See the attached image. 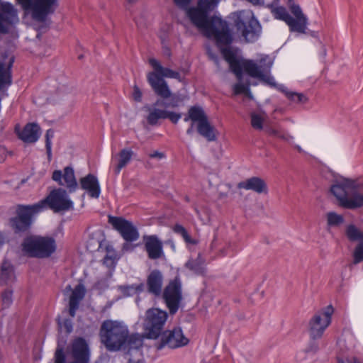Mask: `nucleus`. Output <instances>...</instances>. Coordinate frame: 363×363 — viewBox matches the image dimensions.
Returning a JSON list of instances; mask_svg holds the SVG:
<instances>
[{
	"mask_svg": "<svg viewBox=\"0 0 363 363\" xmlns=\"http://www.w3.org/2000/svg\"><path fill=\"white\" fill-rule=\"evenodd\" d=\"M333 312L332 306H328L324 311H320L314 314L308 323V331L312 339L320 338L325 329L331 323V315Z\"/></svg>",
	"mask_w": 363,
	"mask_h": 363,
	"instance_id": "4468645a",
	"label": "nucleus"
},
{
	"mask_svg": "<svg viewBox=\"0 0 363 363\" xmlns=\"http://www.w3.org/2000/svg\"><path fill=\"white\" fill-rule=\"evenodd\" d=\"M162 298L171 314H175L182 301V282L178 277L171 280L162 292Z\"/></svg>",
	"mask_w": 363,
	"mask_h": 363,
	"instance_id": "ddd939ff",
	"label": "nucleus"
},
{
	"mask_svg": "<svg viewBox=\"0 0 363 363\" xmlns=\"http://www.w3.org/2000/svg\"><path fill=\"white\" fill-rule=\"evenodd\" d=\"M6 241V238L3 233L0 232V247L2 246Z\"/></svg>",
	"mask_w": 363,
	"mask_h": 363,
	"instance_id": "864d4df0",
	"label": "nucleus"
},
{
	"mask_svg": "<svg viewBox=\"0 0 363 363\" xmlns=\"http://www.w3.org/2000/svg\"><path fill=\"white\" fill-rule=\"evenodd\" d=\"M264 131L270 135L278 137L286 141L291 138V136L286 135L284 133H281L279 130L275 129L271 126H265Z\"/></svg>",
	"mask_w": 363,
	"mask_h": 363,
	"instance_id": "58836bf2",
	"label": "nucleus"
},
{
	"mask_svg": "<svg viewBox=\"0 0 363 363\" xmlns=\"http://www.w3.org/2000/svg\"><path fill=\"white\" fill-rule=\"evenodd\" d=\"M108 223L127 242H133L139 238V233L135 226L122 217L108 216Z\"/></svg>",
	"mask_w": 363,
	"mask_h": 363,
	"instance_id": "dca6fc26",
	"label": "nucleus"
},
{
	"mask_svg": "<svg viewBox=\"0 0 363 363\" xmlns=\"http://www.w3.org/2000/svg\"><path fill=\"white\" fill-rule=\"evenodd\" d=\"M13 291L10 289L5 290L1 294L2 303L4 308H8L13 302Z\"/></svg>",
	"mask_w": 363,
	"mask_h": 363,
	"instance_id": "37998d69",
	"label": "nucleus"
},
{
	"mask_svg": "<svg viewBox=\"0 0 363 363\" xmlns=\"http://www.w3.org/2000/svg\"><path fill=\"white\" fill-rule=\"evenodd\" d=\"M353 264H357L363 261V242H359L353 252Z\"/></svg>",
	"mask_w": 363,
	"mask_h": 363,
	"instance_id": "4c0bfd02",
	"label": "nucleus"
},
{
	"mask_svg": "<svg viewBox=\"0 0 363 363\" xmlns=\"http://www.w3.org/2000/svg\"><path fill=\"white\" fill-rule=\"evenodd\" d=\"M18 21L17 11L9 3H3L0 10V33H9L10 27Z\"/></svg>",
	"mask_w": 363,
	"mask_h": 363,
	"instance_id": "6ab92c4d",
	"label": "nucleus"
},
{
	"mask_svg": "<svg viewBox=\"0 0 363 363\" xmlns=\"http://www.w3.org/2000/svg\"><path fill=\"white\" fill-rule=\"evenodd\" d=\"M326 218L328 226H338L344 222L343 216L335 212H328Z\"/></svg>",
	"mask_w": 363,
	"mask_h": 363,
	"instance_id": "f704fd0d",
	"label": "nucleus"
},
{
	"mask_svg": "<svg viewBox=\"0 0 363 363\" xmlns=\"http://www.w3.org/2000/svg\"><path fill=\"white\" fill-rule=\"evenodd\" d=\"M13 62L14 57H11L7 62H0V90L12 83L11 69Z\"/></svg>",
	"mask_w": 363,
	"mask_h": 363,
	"instance_id": "cd10ccee",
	"label": "nucleus"
},
{
	"mask_svg": "<svg viewBox=\"0 0 363 363\" xmlns=\"http://www.w3.org/2000/svg\"><path fill=\"white\" fill-rule=\"evenodd\" d=\"M52 179L57 182L59 185L66 186L69 192L74 191L78 186L74 169L70 167H66L63 173L60 170L54 171Z\"/></svg>",
	"mask_w": 363,
	"mask_h": 363,
	"instance_id": "412c9836",
	"label": "nucleus"
},
{
	"mask_svg": "<svg viewBox=\"0 0 363 363\" xmlns=\"http://www.w3.org/2000/svg\"><path fill=\"white\" fill-rule=\"evenodd\" d=\"M79 182L82 189L86 191L91 197L95 199L99 197L101 189L96 176L89 174L86 177L81 178Z\"/></svg>",
	"mask_w": 363,
	"mask_h": 363,
	"instance_id": "b1692460",
	"label": "nucleus"
},
{
	"mask_svg": "<svg viewBox=\"0 0 363 363\" xmlns=\"http://www.w3.org/2000/svg\"><path fill=\"white\" fill-rule=\"evenodd\" d=\"M220 0H199L196 7L187 10V16L192 23L207 38H214L218 45H227L232 43L233 37L226 21L208 14L213 10Z\"/></svg>",
	"mask_w": 363,
	"mask_h": 363,
	"instance_id": "f257e3e1",
	"label": "nucleus"
},
{
	"mask_svg": "<svg viewBox=\"0 0 363 363\" xmlns=\"http://www.w3.org/2000/svg\"><path fill=\"white\" fill-rule=\"evenodd\" d=\"M157 106L155 104L153 106L150 105L143 106V109L148 112L146 119L148 124L151 125H156L160 119H165V109H160L157 108Z\"/></svg>",
	"mask_w": 363,
	"mask_h": 363,
	"instance_id": "c756f323",
	"label": "nucleus"
},
{
	"mask_svg": "<svg viewBox=\"0 0 363 363\" xmlns=\"http://www.w3.org/2000/svg\"><path fill=\"white\" fill-rule=\"evenodd\" d=\"M221 53L224 57V59L228 63L232 62L233 60L237 59L235 53L228 48H222L220 49Z\"/></svg>",
	"mask_w": 363,
	"mask_h": 363,
	"instance_id": "c03bdc74",
	"label": "nucleus"
},
{
	"mask_svg": "<svg viewBox=\"0 0 363 363\" xmlns=\"http://www.w3.org/2000/svg\"><path fill=\"white\" fill-rule=\"evenodd\" d=\"M99 337L109 352H116L125 347L128 338V327L121 321L106 320L101 325Z\"/></svg>",
	"mask_w": 363,
	"mask_h": 363,
	"instance_id": "7ed1b4c3",
	"label": "nucleus"
},
{
	"mask_svg": "<svg viewBox=\"0 0 363 363\" xmlns=\"http://www.w3.org/2000/svg\"><path fill=\"white\" fill-rule=\"evenodd\" d=\"M61 327H63L65 330V331L67 333H70L72 331V322L70 320H65V321L62 323V325Z\"/></svg>",
	"mask_w": 363,
	"mask_h": 363,
	"instance_id": "8fccbe9b",
	"label": "nucleus"
},
{
	"mask_svg": "<svg viewBox=\"0 0 363 363\" xmlns=\"http://www.w3.org/2000/svg\"><path fill=\"white\" fill-rule=\"evenodd\" d=\"M39 203H43V209L48 204L54 212L65 211L73 208V203L66 191L60 188L52 191L46 199Z\"/></svg>",
	"mask_w": 363,
	"mask_h": 363,
	"instance_id": "2eb2a0df",
	"label": "nucleus"
},
{
	"mask_svg": "<svg viewBox=\"0 0 363 363\" xmlns=\"http://www.w3.org/2000/svg\"><path fill=\"white\" fill-rule=\"evenodd\" d=\"M173 1L179 8L187 11L189 9L188 6L191 0H173Z\"/></svg>",
	"mask_w": 363,
	"mask_h": 363,
	"instance_id": "49530a36",
	"label": "nucleus"
},
{
	"mask_svg": "<svg viewBox=\"0 0 363 363\" xmlns=\"http://www.w3.org/2000/svg\"><path fill=\"white\" fill-rule=\"evenodd\" d=\"M265 6L270 10L276 19L284 21L291 32L306 33L308 19L298 4L289 5V9L295 18L288 13L285 7L280 5V0H273Z\"/></svg>",
	"mask_w": 363,
	"mask_h": 363,
	"instance_id": "39448f33",
	"label": "nucleus"
},
{
	"mask_svg": "<svg viewBox=\"0 0 363 363\" xmlns=\"http://www.w3.org/2000/svg\"><path fill=\"white\" fill-rule=\"evenodd\" d=\"M5 153V150L4 148H0V162H1L4 160L3 155Z\"/></svg>",
	"mask_w": 363,
	"mask_h": 363,
	"instance_id": "4d7b16f0",
	"label": "nucleus"
},
{
	"mask_svg": "<svg viewBox=\"0 0 363 363\" xmlns=\"http://www.w3.org/2000/svg\"><path fill=\"white\" fill-rule=\"evenodd\" d=\"M133 97L135 101L140 102L142 100V92L136 85L133 87Z\"/></svg>",
	"mask_w": 363,
	"mask_h": 363,
	"instance_id": "de8ad7c7",
	"label": "nucleus"
},
{
	"mask_svg": "<svg viewBox=\"0 0 363 363\" xmlns=\"http://www.w3.org/2000/svg\"><path fill=\"white\" fill-rule=\"evenodd\" d=\"M208 55L210 59L214 62V63L217 65L218 67H219V59L218 56L211 51L208 52Z\"/></svg>",
	"mask_w": 363,
	"mask_h": 363,
	"instance_id": "603ef678",
	"label": "nucleus"
},
{
	"mask_svg": "<svg viewBox=\"0 0 363 363\" xmlns=\"http://www.w3.org/2000/svg\"><path fill=\"white\" fill-rule=\"evenodd\" d=\"M136 353L140 356V353L138 351H136Z\"/></svg>",
	"mask_w": 363,
	"mask_h": 363,
	"instance_id": "69168bd1",
	"label": "nucleus"
},
{
	"mask_svg": "<svg viewBox=\"0 0 363 363\" xmlns=\"http://www.w3.org/2000/svg\"><path fill=\"white\" fill-rule=\"evenodd\" d=\"M191 120V123H197L198 133L208 141H215L217 139V130L208 121L204 111L199 106H192L189 109L188 116L184 121Z\"/></svg>",
	"mask_w": 363,
	"mask_h": 363,
	"instance_id": "9b49d317",
	"label": "nucleus"
},
{
	"mask_svg": "<svg viewBox=\"0 0 363 363\" xmlns=\"http://www.w3.org/2000/svg\"><path fill=\"white\" fill-rule=\"evenodd\" d=\"M167 55H168L169 56L170 55V51H169V50H168V53H167Z\"/></svg>",
	"mask_w": 363,
	"mask_h": 363,
	"instance_id": "0e129e2a",
	"label": "nucleus"
},
{
	"mask_svg": "<svg viewBox=\"0 0 363 363\" xmlns=\"http://www.w3.org/2000/svg\"><path fill=\"white\" fill-rule=\"evenodd\" d=\"M295 147L299 152H303L302 148L299 145H296Z\"/></svg>",
	"mask_w": 363,
	"mask_h": 363,
	"instance_id": "052dcab7",
	"label": "nucleus"
},
{
	"mask_svg": "<svg viewBox=\"0 0 363 363\" xmlns=\"http://www.w3.org/2000/svg\"><path fill=\"white\" fill-rule=\"evenodd\" d=\"M181 117V113L171 112L165 110V119H169L173 123H177Z\"/></svg>",
	"mask_w": 363,
	"mask_h": 363,
	"instance_id": "a18cd8bd",
	"label": "nucleus"
},
{
	"mask_svg": "<svg viewBox=\"0 0 363 363\" xmlns=\"http://www.w3.org/2000/svg\"><path fill=\"white\" fill-rule=\"evenodd\" d=\"M133 152L130 149H123L118 153V163L115 167V173L119 174L121 170L124 168L131 160Z\"/></svg>",
	"mask_w": 363,
	"mask_h": 363,
	"instance_id": "7c9ffc66",
	"label": "nucleus"
},
{
	"mask_svg": "<svg viewBox=\"0 0 363 363\" xmlns=\"http://www.w3.org/2000/svg\"><path fill=\"white\" fill-rule=\"evenodd\" d=\"M339 363H344L343 361H339ZM353 363H363L361 361L357 359H354V361H353Z\"/></svg>",
	"mask_w": 363,
	"mask_h": 363,
	"instance_id": "bf43d9fd",
	"label": "nucleus"
},
{
	"mask_svg": "<svg viewBox=\"0 0 363 363\" xmlns=\"http://www.w3.org/2000/svg\"><path fill=\"white\" fill-rule=\"evenodd\" d=\"M69 293V313L72 317H74L79 303L85 296L86 289L82 284H79L74 289H72L70 285H68L65 289L64 294L67 295Z\"/></svg>",
	"mask_w": 363,
	"mask_h": 363,
	"instance_id": "aec40b11",
	"label": "nucleus"
},
{
	"mask_svg": "<svg viewBox=\"0 0 363 363\" xmlns=\"http://www.w3.org/2000/svg\"><path fill=\"white\" fill-rule=\"evenodd\" d=\"M238 187L252 190L257 194L267 193V184L262 179L257 177H253L238 183Z\"/></svg>",
	"mask_w": 363,
	"mask_h": 363,
	"instance_id": "a878e982",
	"label": "nucleus"
},
{
	"mask_svg": "<svg viewBox=\"0 0 363 363\" xmlns=\"http://www.w3.org/2000/svg\"><path fill=\"white\" fill-rule=\"evenodd\" d=\"M194 123H191L190 128L186 130V133L189 135H191L194 132Z\"/></svg>",
	"mask_w": 363,
	"mask_h": 363,
	"instance_id": "6e6d98bb",
	"label": "nucleus"
},
{
	"mask_svg": "<svg viewBox=\"0 0 363 363\" xmlns=\"http://www.w3.org/2000/svg\"><path fill=\"white\" fill-rule=\"evenodd\" d=\"M163 276L159 270H153L147 279V291L150 294L159 296L162 294Z\"/></svg>",
	"mask_w": 363,
	"mask_h": 363,
	"instance_id": "393cba45",
	"label": "nucleus"
},
{
	"mask_svg": "<svg viewBox=\"0 0 363 363\" xmlns=\"http://www.w3.org/2000/svg\"><path fill=\"white\" fill-rule=\"evenodd\" d=\"M293 4H295L294 2V0H289V2H288V5H293Z\"/></svg>",
	"mask_w": 363,
	"mask_h": 363,
	"instance_id": "680f3d73",
	"label": "nucleus"
},
{
	"mask_svg": "<svg viewBox=\"0 0 363 363\" xmlns=\"http://www.w3.org/2000/svg\"><path fill=\"white\" fill-rule=\"evenodd\" d=\"M14 131L18 138L26 143H35L40 135V128L35 123H27L22 130L16 125Z\"/></svg>",
	"mask_w": 363,
	"mask_h": 363,
	"instance_id": "4be33fe9",
	"label": "nucleus"
},
{
	"mask_svg": "<svg viewBox=\"0 0 363 363\" xmlns=\"http://www.w3.org/2000/svg\"><path fill=\"white\" fill-rule=\"evenodd\" d=\"M143 240L149 259H158L164 256L163 244L157 236L144 235Z\"/></svg>",
	"mask_w": 363,
	"mask_h": 363,
	"instance_id": "5701e85b",
	"label": "nucleus"
},
{
	"mask_svg": "<svg viewBox=\"0 0 363 363\" xmlns=\"http://www.w3.org/2000/svg\"><path fill=\"white\" fill-rule=\"evenodd\" d=\"M43 210V203L18 205L16 216L10 219V225L15 233H27L31 228L33 216Z\"/></svg>",
	"mask_w": 363,
	"mask_h": 363,
	"instance_id": "6e6552de",
	"label": "nucleus"
},
{
	"mask_svg": "<svg viewBox=\"0 0 363 363\" xmlns=\"http://www.w3.org/2000/svg\"><path fill=\"white\" fill-rule=\"evenodd\" d=\"M147 81L155 93L162 99L155 101V106H161L165 108H175L179 106L185 99L180 94H172L167 82L155 74H148Z\"/></svg>",
	"mask_w": 363,
	"mask_h": 363,
	"instance_id": "423d86ee",
	"label": "nucleus"
},
{
	"mask_svg": "<svg viewBox=\"0 0 363 363\" xmlns=\"http://www.w3.org/2000/svg\"><path fill=\"white\" fill-rule=\"evenodd\" d=\"M16 279L14 267L11 262L4 259L0 267V284L7 285Z\"/></svg>",
	"mask_w": 363,
	"mask_h": 363,
	"instance_id": "c85d7f7f",
	"label": "nucleus"
},
{
	"mask_svg": "<svg viewBox=\"0 0 363 363\" xmlns=\"http://www.w3.org/2000/svg\"><path fill=\"white\" fill-rule=\"evenodd\" d=\"M245 94V96H246L247 97H248L250 99H253V96H252V93H251V91H250V88H248V89L246 90V91L245 92V94Z\"/></svg>",
	"mask_w": 363,
	"mask_h": 363,
	"instance_id": "5fc2aeb1",
	"label": "nucleus"
},
{
	"mask_svg": "<svg viewBox=\"0 0 363 363\" xmlns=\"http://www.w3.org/2000/svg\"><path fill=\"white\" fill-rule=\"evenodd\" d=\"M57 6L58 0H33L31 16L38 22H45L47 16L52 14Z\"/></svg>",
	"mask_w": 363,
	"mask_h": 363,
	"instance_id": "a211bd4d",
	"label": "nucleus"
},
{
	"mask_svg": "<svg viewBox=\"0 0 363 363\" xmlns=\"http://www.w3.org/2000/svg\"><path fill=\"white\" fill-rule=\"evenodd\" d=\"M345 235L351 242L358 241L363 242V230H360L356 225L350 224L346 226Z\"/></svg>",
	"mask_w": 363,
	"mask_h": 363,
	"instance_id": "473e14b6",
	"label": "nucleus"
},
{
	"mask_svg": "<svg viewBox=\"0 0 363 363\" xmlns=\"http://www.w3.org/2000/svg\"><path fill=\"white\" fill-rule=\"evenodd\" d=\"M251 117V125L253 128L256 130H261L264 128L263 123L264 121V117H262L260 114L252 113L250 115Z\"/></svg>",
	"mask_w": 363,
	"mask_h": 363,
	"instance_id": "e433bc0d",
	"label": "nucleus"
},
{
	"mask_svg": "<svg viewBox=\"0 0 363 363\" xmlns=\"http://www.w3.org/2000/svg\"><path fill=\"white\" fill-rule=\"evenodd\" d=\"M55 240L49 236H30L22 243V249L28 256L37 258H48L56 250Z\"/></svg>",
	"mask_w": 363,
	"mask_h": 363,
	"instance_id": "0eeeda50",
	"label": "nucleus"
},
{
	"mask_svg": "<svg viewBox=\"0 0 363 363\" xmlns=\"http://www.w3.org/2000/svg\"><path fill=\"white\" fill-rule=\"evenodd\" d=\"M18 2L23 6L26 10H30L33 0H17Z\"/></svg>",
	"mask_w": 363,
	"mask_h": 363,
	"instance_id": "09e8293b",
	"label": "nucleus"
},
{
	"mask_svg": "<svg viewBox=\"0 0 363 363\" xmlns=\"http://www.w3.org/2000/svg\"><path fill=\"white\" fill-rule=\"evenodd\" d=\"M69 353L72 359L69 363H89L90 349L82 337H77L72 342ZM54 363H66V355L60 345L57 347L55 352Z\"/></svg>",
	"mask_w": 363,
	"mask_h": 363,
	"instance_id": "1a4fd4ad",
	"label": "nucleus"
},
{
	"mask_svg": "<svg viewBox=\"0 0 363 363\" xmlns=\"http://www.w3.org/2000/svg\"><path fill=\"white\" fill-rule=\"evenodd\" d=\"M149 63L155 69V72H150L149 74H155L158 76V77H160L163 79L164 78H172L176 79L179 82L182 81L179 72L174 71L169 68L162 67L160 62L156 59L150 58L149 60Z\"/></svg>",
	"mask_w": 363,
	"mask_h": 363,
	"instance_id": "bb28decb",
	"label": "nucleus"
},
{
	"mask_svg": "<svg viewBox=\"0 0 363 363\" xmlns=\"http://www.w3.org/2000/svg\"><path fill=\"white\" fill-rule=\"evenodd\" d=\"M235 26L247 42H253L261 32V26L253 14L245 11L234 13Z\"/></svg>",
	"mask_w": 363,
	"mask_h": 363,
	"instance_id": "9d476101",
	"label": "nucleus"
},
{
	"mask_svg": "<svg viewBox=\"0 0 363 363\" xmlns=\"http://www.w3.org/2000/svg\"><path fill=\"white\" fill-rule=\"evenodd\" d=\"M228 64L230 70L235 74L238 81H242L243 69L250 77L257 78L271 86H276L274 78L269 74L273 62L268 56L261 58L258 62L246 60L242 66L237 59Z\"/></svg>",
	"mask_w": 363,
	"mask_h": 363,
	"instance_id": "f03ea898",
	"label": "nucleus"
},
{
	"mask_svg": "<svg viewBox=\"0 0 363 363\" xmlns=\"http://www.w3.org/2000/svg\"><path fill=\"white\" fill-rule=\"evenodd\" d=\"M149 157L150 158H157L161 160L165 157V155L162 152L155 151L152 153H150L149 155Z\"/></svg>",
	"mask_w": 363,
	"mask_h": 363,
	"instance_id": "3c124183",
	"label": "nucleus"
},
{
	"mask_svg": "<svg viewBox=\"0 0 363 363\" xmlns=\"http://www.w3.org/2000/svg\"><path fill=\"white\" fill-rule=\"evenodd\" d=\"M250 84L247 81L245 83H242L241 81H239L238 83L233 85V92L234 94L238 95L240 94H245L246 90L250 88Z\"/></svg>",
	"mask_w": 363,
	"mask_h": 363,
	"instance_id": "a19ab883",
	"label": "nucleus"
},
{
	"mask_svg": "<svg viewBox=\"0 0 363 363\" xmlns=\"http://www.w3.org/2000/svg\"><path fill=\"white\" fill-rule=\"evenodd\" d=\"M358 187L356 181L340 177L334 180L330 191L337 199L340 206L354 209L363 206V195L355 194Z\"/></svg>",
	"mask_w": 363,
	"mask_h": 363,
	"instance_id": "20e7f679",
	"label": "nucleus"
},
{
	"mask_svg": "<svg viewBox=\"0 0 363 363\" xmlns=\"http://www.w3.org/2000/svg\"><path fill=\"white\" fill-rule=\"evenodd\" d=\"M53 136H54V131L51 129L48 130L46 132V134H45V147H46L47 154H48V157L49 160H50L51 156H52L51 138H52Z\"/></svg>",
	"mask_w": 363,
	"mask_h": 363,
	"instance_id": "79ce46f5",
	"label": "nucleus"
},
{
	"mask_svg": "<svg viewBox=\"0 0 363 363\" xmlns=\"http://www.w3.org/2000/svg\"><path fill=\"white\" fill-rule=\"evenodd\" d=\"M128 363H140V359H136V360H134V359L130 358L128 359Z\"/></svg>",
	"mask_w": 363,
	"mask_h": 363,
	"instance_id": "13d9d810",
	"label": "nucleus"
},
{
	"mask_svg": "<svg viewBox=\"0 0 363 363\" xmlns=\"http://www.w3.org/2000/svg\"><path fill=\"white\" fill-rule=\"evenodd\" d=\"M186 267L194 273L203 274L205 273L204 259L199 255L195 259H190L186 263Z\"/></svg>",
	"mask_w": 363,
	"mask_h": 363,
	"instance_id": "72a5a7b5",
	"label": "nucleus"
},
{
	"mask_svg": "<svg viewBox=\"0 0 363 363\" xmlns=\"http://www.w3.org/2000/svg\"><path fill=\"white\" fill-rule=\"evenodd\" d=\"M279 90L283 92L288 99L299 104H305L308 101V98L302 93H298L294 91H289L286 87L282 85L278 86L276 84V86Z\"/></svg>",
	"mask_w": 363,
	"mask_h": 363,
	"instance_id": "2f4dec72",
	"label": "nucleus"
},
{
	"mask_svg": "<svg viewBox=\"0 0 363 363\" xmlns=\"http://www.w3.org/2000/svg\"><path fill=\"white\" fill-rule=\"evenodd\" d=\"M189 343V339L186 337L181 328H174L164 331L161 336L160 342L156 345L157 350H161L164 347L171 349L183 347Z\"/></svg>",
	"mask_w": 363,
	"mask_h": 363,
	"instance_id": "f3484780",
	"label": "nucleus"
},
{
	"mask_svg": "<svg viewBox=\"0 0 363 363\" xmlns=\"http://www.w3.org/2000/svg\"><path fill=\"white\" fill-rule=\"evenodd\" d=\"M174 230L175 233L180 234L187 243H195L182 225H176L174 228Z\"/></svg>",
	"mask_w": 363,
	"mask_h": 363,
	"instance_id": "ea45409f",
	"label": "nucleus"
},
{
	"mask_svg": "<svg viewBox=\"0 0 363 363\" xmlns=\"http://www.w3.org/2000/svg\"><path fill=\"white\" fill-rule=\"evenodd\" d=\"M168 314L164 311L155 308L148 309L143 321L146 337L150 339L157 338L161 335Z\"/></svg>",
	"mask_w": 363,
	"mask_h": 363,
	"instance_id": "f8f14e48",
	"label": "nucleus"
},
{
	"mask_svg": "<svg viewBox=\"0 0 363 363\" xmlns=\"http://www.w3.org/2000/svg\"><path fill=\"white\" fill-rule=\"evenodd\" d=\"M143 345V337L138 334H133L130 335L128 334V338L125 346L128 347L129 349H138Z\"/></svg>",
	"mask_w": 363,
	"mask_h": 363,
	"instance_id": "c9c22d12",
	"label": "nucleus"
},
{
	"mask_svg": "<svg viewBox=\"0 0 363 363\" xmlns=\"http://www.w3.org/2000/svg\"><path fill=\"white\" fill-rule=\"evenodd\" d=\"M220 253H221V254H223V255H225V253H224V250H220Z\"/></svg>",
	"mask_w": 363,
	"mask_h": 363,
	"instance_id": "e2e57ef3",
	"label": "nucleus"
}]
</instances>
